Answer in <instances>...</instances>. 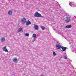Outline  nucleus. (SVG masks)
I'll return each mask as SVG.
<instances>
[{"instance_id": "412c9836", "label": "nucleus", "mask_w": 76, "mask_h": 76, "mask_svg": "<svg viewBox=\"0 0 76 76\" xmlns=\"http://www.w3.org/2000/svg\"><path fill=\"white\" fill-rule=\"evenodd\" d=\"M65 59H67V57L65 56L64 57Z\"/></svg>"}, {"instance_id": "1a4fd4ad", "label": "nucleus", "mask_w": 76, "mask_h": 76, "mask_svg": "<svg viewBox=\"0 0 76 76\" xmlns=\"http://www.w3.org/2000/svg\"><path fill=\"white\" fill-rule=\"evenodd\" d=\"M29 24H31V22H30L29 20H28V22H26V25L27 26H28Z\"/></svg>"}, {"instance_id": "f8f14e48", "label": "nucleus", "mask_w": 76, "mask_h": 76, "mask_svg": "<svg viewBox=\"0 0 76 76\" xmlns=\"http://www.w3.org/2000/svg\"><path fill=\"white\" fill-rule=\"evenodd\" d=\"M71 27H72L71 25H68L66 26L65 28H70Z\"/></svg>"}, {"instance_id": "4be33fe9", "label": "nucleus", "mask_w": 76, "mask_h": 76, "mask_svg": "<svg viewBox=\"0 0 76 76\" xmlns=\"http://www.w3.org/2000/svg\"><path fill=\"white\" fill-rule=\"evenodd\" d=\"M76 16H74L73 17V19H75L76 18Z\"/></svg>"}, {"instance_id": "f257e3e1", "label": "nucleus", "mask_w": 76, "mask_h": 76, "mask_svg": "<svg viewBox=\"0 0 76 76\" xmlns=\"http://www.w3.org/2000/svg\"><path fill=\"white\" fill-rule=\"evenodd\" d=\"M34 15L35 17H37V18H43V16L41 15V14H39L38 12L35 13Z\"/></svg>"}, {"instance_id": "9b49d317", "label": "nucleus", "mask_w": 76, "mask_h": 76, "mask_svg": "<svg viewBox=\"0 0 76 76\" xmlns=\"http://www.w3.org/2000/svg\"><path fill=\"white\" fill-rule=\"evenodd\" d=\"M13 61L15 63H17V61H18V59H17L16 58H15L13 60Z\"/></svg>"}, {"instance_id": "a211bd4d", "label": "nucleus", "mask_w": 76, "mask_h": 76, "mask_svg": "<svg viewBox=\"0 0 76 76\" xmlns=\"http://www.w3.org/2000/svg\"><path fill=\"white\" fill-rule=\"evenodd\" d=\"M53 54L54 56H56V53L54 51H53Z\"/></svg>"}, {"instance_id": "6ab92c4d", "label": "nucleus", "mask_w": 76, "mask_h": 76, "mask_svg": "<svg viewBox=\"0 0 76 76\" xmlns=\"http://www.w3.org/2000/svg\"><path fill=\"white\" fill-rule=\"evenodd\" d=\"M29 34L28 33H26V34H25V36L26 37H29Z\"/></svg>"}, {"instance_id": "b1692460", "label": "nucleus", "mask_w": 76, "mask_h": 76, "mask_svg": "<svg viewBox=\"0 0 76 76\" xmlns=\"http://www.w3.org/2000/svg\"><path fill=\"white\" fill-rule=\"evenodd\" d=\"M13 1H15V0H13Z\"/></svg>"}, {"instance_id": "ddd939ff", "label": "nucleus", "mask_w": 76, "mask_h": 76, "mask_svg": "<svg viewBox=\"0 0 76 76\" xmlns=\"http://www.w3.org/2000/svg\"><path fill=\"white\" fill-rule=\"evenodd\" d=\"M8 14H9V15H12V11L11 10H10L8 12Z\"/></svg>"}, {"instance_id": "7ed1b4c3", "label": "nucleus", "mask_w": 76, "mask_h": 76, "mask_svg": "<svg viewBox=\"0 0 76 76\" xmlns=\"http://www.w3.org/2000/svg\"><path fill=\"white\" fill-rule=\"evenodd\" d=\"M66 16H67V17H66L65 18V21L66 22V23H69L70 21V17H69V16L67 15H66Z\"/></svg>"}, {"instance_id": "dca6fc26", "label": "nucleus", "mask_w": 76, "mask_h": 76, "mask_svg": "<svg viewBox=\"0 0 76 76\" xmlns=\"http://www.w3.org/2000/svg\"><path fill=\"white\" fill-rule=\"evenodd\" d=\"M69 44H73V43H74V42H72V40H71L70 41H69Z\"/></svg>"}, {"instance_id": "9d476101", "label": "nucleus", "mask_w": 76, "mask_h": 76, "mask_svg": "<svg viewBox=\"0 0 76 76\" xmlns=\"http://www.w3.org/2000/svg\"><path fill=\"white\" fill-rule=\"evenodd\" d=\"M38 26L37 25H35L34 28L35 30H38Z\"/></svg>"}, {"instance_id": "6e6552de", "label": "nucleus", "mask_w": 76, "mask_h": 76, "mask_svg": "<svg viewBox=\"0 0 76 76\" xmlns=\"http://www.w3.org/2000/svg\"><path fill=\"white\" fill-rule=\"evenodd\" d=\"M18 32H23V29L22 28H20L18 30Z\"/></svg>"}, {"instance_id": "f3484780", "label": "nucleus", "mask_w": 76, "mask_h": 76, "mask_svg": "<svg viewBox=\"0 0 76 76\" xmlns=\"http://www.w3.org/2000/svg\"><path fill=\"white\" fill-rule=\"evenodd\" d=\"M42 29V30H44L45 29V27H41Z\"/></svg>"}, {"instance_id": "f03ea898", "label": "nucleus", "mask_w": 76, "mask_h": 76, "mask_svg": "<svg viewBox=\"0 0 76 76\" xmlns=\"http://www.w3.org/2000/svg\"><path fill=\"white\" fill-rule=\"evenodd\" d=\"M57 43L56 44V48L57 50H60V49L61 48L62 46H61L60 44L58 43V42H57Z\"/></svg>"}, {"instance_id": "0eeeda50", "label": "nucleus", "mask_w": 76, "mask_h": 76, "mask_svg": "<svg viewBox=\"0 0 76 76\" xmlns=\"http://www.w3.org/2000/svg\"><path fill=\"white\" fill-rule=\"evenodd\" d=\"M2 50L3 51H5V52H8V50L7 49V48H6V46L3 47L2 48Z\"/></svg>"}, {"instance_id": "39448f33", "label": "nucleus", "mask_w": 76, "mask_h": 76, "mask_svg": "<svg viewBox=\"0 0 76 76\" xmlns=\"http://www.w3.org/2000/svg\"><path fill=\"white\" fill-rule=\"evenodd\" d=\"M61 48L62 49V50H61V51H66V49H67V48L66 47H64L63 46H62Z\"/></svg>"}, {"instance_id": "4468645a", "label": "nucleus", "mask_w": 76, "mask_h": 76, "mask_svg": "<svg viewBox=\"0 0 76 76\" xmlns=\"http://www.w3.org/2000/svg\"><path fill=\"white\" fill-rule=\"evenodd\" d=\"M32 37L34 38H36V34H34L33 35Z\"/></svg>"}, {"instance_id": "20e7f679", "label": "nucleus", "mask_w": 76, "mask_h": 76, "mask_svg": "<svg viewBox=\"0 0 76 76\" xmlns=\"http://www.w3.org/2000/svg\"><path fill=\"white\" fill-rule=\"evenodd\" d=\"M69 5H70L71 7H75V3H74V2H69Z\"/></svg>"}, {"instance_id": "2eb2a0df", "label": "nucleus", "mask_w": 76, "mask_h": 76, "mask_svg": "<svg viewBox=\"0 0 76 76\" xmlns=\"http://www.w3.org/2000/svg\"><path fill=\"white\" fill-rule=\"evenodd\" d=\"M5 41V39L4 38H2L1 39V41L2 42H3Z\"/></svg>"}, {"instance_id": "5701e85b", "label": "nucleus", "mask_w": 76, "mask_h": 76, "mask_svg": "<svg viewBox=\"0 0 76 76\" xmlns=\"http://www.w3.org/2000/svg\"><path fill=\"white\" fill-rule=\"evenodd\" d=\"M44 75H42V76H45Z\"/></svg>"}, {"instance_id": "423d86ee", "label": "nucleus", "mask_w": 76, "mask_h": 76, "mask_svg": "<svg viewBox=\"0 0 76 76\" xmlns=\"http://www.w3.org/2000/svg\"><path fill=\"white\" fill-rule=\"evenodd\" d=\"M21 20L22 24H24L25 23H26V18H23Z\"/></svg>"}, {"instance_id": "aec40b11", "label": "nucleus", "mask_w": 76, "mask_h": 76, "mask_svg": "<svg viewBox=\"0 0 76 76\" xmlns=\"http://www.w3.org/2000/svg\"><path fill=\"white\" fill-rule=\"evenodd\" d=\"M36 40V38H34L33 39V40L32 41V42H34Z\"/></svg>"}]
</instances>
